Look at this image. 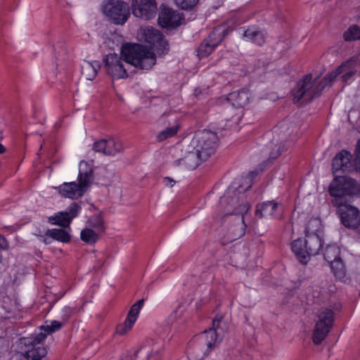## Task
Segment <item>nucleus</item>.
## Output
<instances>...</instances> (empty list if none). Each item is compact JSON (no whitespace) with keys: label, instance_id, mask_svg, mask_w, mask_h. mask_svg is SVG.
Returning a JSON list of instances; mask_svg holds the SVG:
<instances>
[{"label":"nucleus","instance_id":"f257e3e1","mask_svg":"<svg viewBox=\"0 0 360 360\" xmlns=\"http://www.w3.org/2000/svg\"><path fill=\"white\" fill-rule=\"evenodd\" d=\"M121 56L109 53L103 58L104 69L113 79L128 76L124 63L140 70H150L156 63V55L146 46L139 44H125L122 46Z\"/></svg>","mask_w":360,"mask_h":360},{"label":"nucleus","instance_id":"f03ea898","mask_svg":"<svg viewBox=\"0 0 360 360\" xmlns=\"http://www.w3.org/2000/svg\"><path fill=\"white\" fill-rule=\"evenodd\" d=\"M328 192L333 197L332 205L337 208V214L341 223L348 229H354L360 218L359 209L350 205L347 197L360 193V185L352 178L339 176L330 183Z\"/></svg>","mask_w":360,"mask_h":360},{"label":"nucleus","instance_id":"7ed1b4c3","mask_svg":"<svg viewBox=\"0 0 360 360\" xmlns=\"http://www.w3.org/2000/svg\"><path fill=\"white\" fill-rule=\"evenodd\" d=\"M258 174L257 171L250 172L243 179V183L238 186L231 185L226 191L224 195L220 198L219 205L224 208V214L240 215L241 224L239 231L236 233L232 240L240 238L245 234L244 214L250 209V205L245 200V192L251 187L253 179Z\"/></svg>","mask_w":360,"mask_h":360},{"label":"nucleus","instance_id":"20e7f679","mask_svg":"<svg viewBox=\"0 0 360 360\" xmlns=\"http://www.w3.org/2000/svg\"><path fill=\"white\" fill-rule=\"evenodd\" d=\"M224 316L218 314L212 321V327L200 333L190 345L189 352L194 354L195 360H201L207 356L221 341L222 335L226 330V326L223 323Z\"/></svg>","mask_w":360,"mask_h":360},{"label":"nucleus","instance_id":"39448f33","mask_svg":"<svg viewBox=\"0 0 360 360\" xmlns=\"http://www.w3.org/2000/svg\"><path fill=\"white\" fill-rule=\"evenodd\" d=\"M78 184L75 181L65 182L58 187L61 196L70 199H78L84 195L94 181V169L90 164L82 160L79 163Z\"/></svg>","mask_w":360,"mask_h":360},{"label":"nucleus","instance_id":"423d86ee","mask_svg":"<svg viewBox=\"0 0 360 360\" xmlns=\"http://www.w3.org/2000/svg\"><path fill=\"white\" fill-rule=\"evenodd\" d=\"M323 246L320 236H307L305 238H297L291 243V250L297 259L303 264H307L311 256L319 253Z\"/></svg>","mask_w":360,"mask_h":360},{"label":"nucleus","instance_id":"0eeeda50","mask_svg":"<svg viewBox=\"0 0 360 360\" xmlns=\"http://www.w3.org/2000/svg\"><path fill=\"white\" fill-rule=\"evenodd\" d=\"M326 83H319V77L313 79L311 74L304 75L297 82V89L294 93V103H297L302 98L307 102L311 101L314 98L320 96L326 88Z\"/></svg>","mask_w":360,"mask_h":360},{"label":"nucleus","instance_id":"6e6552de","mask_svg":"<svg viewBox=\"0 0 360 360\" xmlns=\"http://www.w3.org/2000/svg\"><path fill=\"white\" fill-rule=\"evenodd\" d=\"M218 136L210 130H202L195 133L192 140L193 148L200 153L203 160H207L214 154L217 148Z\"/></svg>","mask_w":360,"mask_h":360},{"label":"nucleus","instance_id":"1a4fd4ad","mask_svg":"<svg viewBox=\"0 0 360 360\" xmlns=\"http://www.w3.org/2000/svg\"><path fill=\"white\" fill-rule=\"evenodd\" d=\"M102 11L109 20L116 25H124L130 15L129 5L120 0L103 1Z\"/></svg>","mask_w":360,"mask_h":360},{"label":"nucleus","instance_id":"9d476101","mask_svg":"<svg viewBox=\"0 0 360 360\" xmlns=\"http://www.w3.org/2000/svg\"><path fill=\"white\" fill-rule=\"evenodd\" d=\"M334 321V312L330 309H323L318 315L312 340L315 345L321 344L327 337Z\"/></svg>","mask_w":360,"mask_h":360},{"label":"nucleus","instance_id":"9b49d317","mask_svg":"<svg viewBox=\"0 0 360 360\" xmlns=\"http://www.w3.org/2000/svg\"><path fill=\"white\" fill-rule=\"evenodd\" d=\"M155 0H132L131 11L136 18L144 20L153 18L157 13Z\"/></svg>","mask_w":360,"mask_h":360},{"label":"nucleus","instance_id":"f8f14e48","mask_svg":"<svg viewBox=\"0 0 360 360\" xmlns=\"http://www.w3.org/2000/svg\"><path fill=\"white\" fill-rule=\"evenodd\" d=\"M184 20L182 15L177 11L167 6H162L158 15V24L166 29H174L179 27Z\"/></svg>","mask_w":360,"mask_h":360},{"label":"nucleus","instance_id":"ddd939ff","mask_svg":"<svg viewBox=\"0 0 360 360\" xmlns=\"http://www.w3.org/2000/svg\"><path fill=\"white\" fill-rule=\"evenodd\" d=\"M352 154L346 150L338 153L333 159L332 169L333 173L339 171L349 172L354 169V162L352 161Z\"/></svg>","mask_w":360,"mask_h":360},{"label":"nucleus","instance_id":"4468645a","mask_svg":"<svg viewBox=\"0 0 360 360\" xmlns=\"http://www.w3.org/2000/svg\"><path fill=\"white\" fill-rule=\"evenodd\" d=\"M47 354L44 347L34 346L25 353L17 352L13 353L9 360H42Z\"/></svg>","mask_w":360,"mask_h":360},{"label":"nucleus","instance_id":"2eb2a0df","mask_svg":"<svg viewBox=\"0 0 360 360\" xmlns=\"http://www.w3.org/2000/svg\"><path fill=\"white\" fill-rule=\"evenodd\" d=\"M278 211V204L274 200L264 202L257 205L256 207V215L260 218L274 217L280 216Z\"/></svg>","mask_w":360,"mask_h":360},{"label":"nucleus","instance_id":"dca6fc26","mask_svg":"<svg viewBox=\"0 0 360 360\" xmlns=\"http://www.w3.org/2000/svg\"><path fill=\"white\" fill-rule=\"evenodd\" d=\"M232 29L225 25H219L214 27L205 39L212 44V46L217 48L221 43L224 39L232 32Z\"/></svg>","mask_w":360,"mask_h":360},{"label":"nucleus","instance_id":"f3484780","mask_svg":"<svg viewBox=\"0 0 360 360\" xmlns=\"http://www.w3.org/2000/svg\"><path fill=\"white\" fill-rule=\"evenodd\" d=\"M202 161L204 160L200 156V153L195 149L188 152L183 158L176 160L179 165H183L191 169H195Z\"/></svg>","mask_w":360,"mask_h":360},{"label":"nucleus","instance_id":"a211bd4d","mask_svg":"<svg viewBox=\"0 0 360 360\" xmlns=\"http://www.w3.org/2000/svg\"><path fill=\"white\" fill-rule=\"evenodd\" d=\"M101 63L98 60L91 62L84 60L82 63V75L88 80H93L101 68Z\"/></svg>","mask_w":360,"mask_h":360},{"label":"nucleus","instance_id":"6ab92c4d","mask_svg":"<svg viewBox=\"0 0 360 360\" xmlns=\"http://www.w3.org/2000/svg\"><path fill=\"white\" fill-rule=\"evenodd\" d=\"M243 35L249 41L258 46H262L266 42V34L264 31L257 28L248 27L244 31Z\"/></svg>","mask_w":360,"mask_h":360},{"label":"nucleus","instance_id":"aec40b11","mask_svg":"<svg viewBox=\"0 0 360 360\" xmlns=\"http://www.w3.org/2000/svg\"><path fill=\"white\" fill-rule=\"evenodd\" d=\"M229 101H233V105L237 108L243 107L249 103L250 94L247 90L242 89L229 94Z\"/></svg>","mask_w":360,"mask_h":360},{"label":"nucleus","instance_id":"412c9836","mask_svg":"<svg viewBox=\"0 0 360 360\" xmlns=\"http://www.w3.org/2000/svg\"><path fill=\"white\" fill-rule=\"evenodd\" d=\"M63 326L64 323L62 321H52L50 324L42 326L41 328L44 330L45 333H40L37 335L34 338V342H36L39 344L46 338L47 334H51L59 330Z\"/></svg>","mask_w":360,"mask_h":360},{"label":"nucleus","instance_id":"4be33fe9","mask_svg":"<svg viewBox=\"0 0 360 360\" xmlns=\"http://www.w3.org/2000/svg\"><path fill=\"white\" fill-rule=\"evenodd\" d=\"M45 236L51 237L53 240L65 243H69L71 240L69 233L63 229H48L45 233Z\"/></svg>","mask_w":360,"mask_h":360},{"label":"nucleus","instance_id":"5701e85b","mask_svg":"<svg viewBox=\"0 0 360 360\" xmlns=\"http://www.w3.org/2000/svg\"><path fill=\"white\" fill-rule=\"evenodd\" d=\"M334 276L338 279H342L346 275L345 266L341 258L328 262Z\"/></svg>","mask_w":360,"mask_h":360},{"label":"nucleus","instance_id":"b1692460","mask_svg":"<svg viewBox=\"0 0 360 360\" xmlns=\"http://www.w3.org/2000/svg\"><path fill=\"white\" fill-rule=\"evenodd\" d=\"M162 34L158 30L150 27L146 29L144 32L145 41L151 46L156 44L158 40L161 39Z\"/></svg>","mask_w":360,"mask_h":360},{"label":"nucleus","instance_id":"393cba45","mask_svg":"<svg viewBox=\"0 0 360 360\" xmlns=\"http://www.w3.org/2000/svg\"><path fill=\"white\" fill-rule=\"evenodd\" d=\"M123 150L122 143L120 140L112 138L107 139L106 155H115Z\"/></svg>","mask_w":360,"mask_h":360},{"label":"nucleus","instance_id":"a878e982","mask_svg":"<svg viewBox=\"0 0 360 360\" xmlns=\"http://www.w3.org/2000/svg\"><path fill=\"white\" fill-rule=\"evenodd\" d=\"M65 215L66 214H64L63 212H59L55 215L49 217L48 221L53 225L67 228L70 226V222Z\"/></svg>","mask_w":360,"mask_h":360},{"label":"nucleus","instance_id":"bb28decb","mask_svg":"<svg viewBox=\"0 0 360 360\" xmlns=\"http://www.w3.org/2000/svg\"><path fill=\"white\" fill-rule=\"evenodd\" d=\"M321 228V221L318 218L310 219L305 227L306 236H319L318 231Z\"/></svg>","mask_w":360,"mask_h":360},{"label":"nucleus","instance_id":"cd10ccee","mask_svg":"<svg viewBox=\"0 0 360 360\" xmlns=\"http://www.w3.org/2000/svg\"><path fill=\"white\" fill-rule=\"evenodd\" d=\"M180 129L179 124H176L172 127H167L165 129L160 131L157 135V140L160 142L165 141L169 138L174 136Z\"/></svg>","mask_w":360,"mask_h":360},{"label":"nucleus","instance_id":"c85d7f7f","mask_svg":"<svg viewBox=\"0 0 360 360\" xmlns=\"http://www.w3.org/2000/svg\"><path fill=\"white\" fill-rule=\"evenodd\" d=\"M136 321V318L127 315L124 323L117 326L116 333L120 335H125L132 328Z\"/></svg>","mask_w":360,"mask_h":360},{"label":"nucleus","instance_id":"c756f323","mask_svg":"<svg viewBox=\"0 0 360 360\" xmlns=\"http://www.w3.org/2000/svg\"><path fill=\"white\" fill-rule=\"evenodd\" d=\"M340 250L335 245H328L323 253L324 259L328 263L340 258Z\"/></svg>","mask_w":360,"mask_h":360},{"label":"nucleus","instance_id":"7c9ffc66","mask_svg":"<svg viewBox=\"0 0 360 360\" xmlns=\"http://www.w3.org/2000/svg\"><path fill=\"white\" fill-rule=\"evenodd\" d=\"M81 240L87 244L92 245L98 240V235L89 228H86L81 231Z\"/></svg>","mask_w":360,"mask_h":360},{"label":"nucleus","instance_id":"2f4dec72","mask_svg":"<svg viewBox=\"0 0 360 360\" xmlns=\"http://www.w3.org/2000/svg\"><path fill=\"white\" fill-rule=\"evenodd\" d=\"M215 49L216 48L212 46L206 39H204L197 49V56L200 58L207 57L210 55Z\"/></svg>","mask_w":360,"mask_h":360},{"label":"nucleus","instance_id":"473e14b6","mask_svg":"<svg viewBox=\"0 0 360 360\" xmlns=\"http://www.w3.org/2000/svg\"><path fill=\"white\" fill-rule=\"evenodd\" d=\"M348 66V63H342L340 66H339L335 70L328 73L326 75L321 81H319V83H326V86L333 82L335 78L341 75L342 72L346 70V68Z\"/></svg>","mask_w":360,"mask_h":360},{"label":"nucleus","instance_id":"72a5a7b5","mask_svg":"<svg viewBox=\"0 0 360 360\" xmlns=\"http://www.w3.org/2000/svg\"><path fill=\"white\" fill-rule=\"evenodd\" d=\"M343 38L347 41L360 39V27L356 25L350 26L343 34Z\"/></svg>","mask_w":360,"mask_h":360},{"label":"nucleus","instance_id":"f704fd0d","mask_svg":"<svg viewBox=\"0 0 360 360\" xmlns=\"http://www.w3.org/2000/svg\"><path fill=\"white\" fill-rule=\"evenodd\" d=\"M81 210V205L78 202H72L63 212L66 214L65 216L71 223L72 220L78 215Z\"/></svg>","mask_w":360,"mask_h":360},{"label":"nucleus","instance_id":"c9c22d12","mask_svg":"<svg viewBox=\"0 0 360 360\" xmlns=\"http://www.w3.org/2000/svg\"><path fill=\"white\" fill-rule=\"evenodd\" d=\"M53 51L57 60V65H58L59 62L65 60L67 58V49L65 48L63 43L60 42L53 45Z\"/></svg>","mask_w":360,"mask_h":360},{"label":"nucleus","instance_id":"e433bc0d","mask_svg":"<svg viewBox=\"0 0 360 360\" xmlns=\"http://www.w3.org/2000/svg\"><path fill=\"white\" fill-rule=\"evenodd\" d=\"M153 47L160 54L167 53L169 49V44L163 35H162L161 39L158 40L157 44H154Z\"/></svg>","mask_w":360,"mask_h":360},{"label":"nucleus","instance_id":"4c0bfd02","mask_svg":"<svg viewBox=\"0 0 360 360\" xmlns=\"http://www.w3.org/2000/svg\"><path fill=\"white\" fill-rule=\"evenodd\" d=\"M175 4L183 10H191L192 9L198 0H174Z\"/></svg>","mask_w":360,"mask_h":360},{"label":"nucleus","instance_id":"58836bf2","mask_svg":"<svg viewBox=\"0 0 360 360\" xmlns=\"http://www.w3.org/2000/svg\"><path fill=\"white\" fill-rule=\"evenodd\" d=\"M143 304H144V300L143 299L139 300L138 302H136L135 304H134L131 307L127 315H129V316L134 317V318H136V319H137L139 311L141 309V308L143 307Z\"/></svg>","mask_w":360,"mask_h":360},{"label":"nucleus","instance_id":"ea45409f","mask_svg":"<svg viewBox=\"0 0 360 360\" xmlns=\"http://www.w3.org/2000/svg\"><path fill=\"white\" fill-rule=\"evenodd\" d=\"M93 150L96 153H101L106 155L107 139H101L95 141L92 147Z\"/></svg>","mask_w":360,"mask_h":360},{"label":"nucleus","instance_id":"a19ab883","mask_svg":"<svg viewBox=\"0 0 360 360\" xmlns=\"http://www.w3.org/2000/svg\"><path fill=\"white\" fill-rule=\"evenodd\" d=\"M76 309L70 307H65L61 311L60 318L62 322L65 324L66 323L70 318L74 314Z\"/></svg>","mask_w":360,"mask_h":360},{"label":"nucleus","instance_id":"79ce46f5","mask_svg":"<svg viewBox=\"0 0 360 360\" xmlns=\"http://www.w3.org/2000/svg\"><path fill=\"white\" fill-rule=\"evenodd\" d=\"M89 224L99 231H104V224L103 219L99 217H94L89 220Z\"/></svg>","mask_w":360,"mask_h":360},{"label":"nucleus","instance_id":"37998d69","mask_svg":"<svg viewBox=\"0 0 360 360\" xmlns=\"http://www.w3.org/2000/svg\"><path fill=\"white\" fill-rule=\"evenodd\" d=\"M345 63H348V66H347L346 70H345V72H342L341 75H342V80L344 82H347L349 79H351V78L356 74V71L350 69V65L352 64L350 62L347 61V62H345Z\"/></svg>","mask_w":360,"mask_h":360},{"label":"nucleus","instance_id":"c03bdc74","mask_svg":"<svg viewBox=\"0 0 360 360\" xmlns=\"http://www.w3.org/2000/svg\"><path fill=\"white\" fill-rule=\"evenodd\" d=\"M285 146L283 143H280L275 145L274 148L270 153L269 158L274 160L277 158L284 150Z\"/></svg>","mask_w":360,"mask_h":360},{"label":"nucleus","instance_id":"a18cd8bd","mask_svg":"<svg viewBox=\"0 0 360 360\" xmlns=\"http://www.w3.org/2000/svg\"><path fill=\"white\" fill-rule=\"evenodd\" d=\"M356 158L354 160V169L360 172V140L358 141L356 147Z\"/></svg>","mask_w":360,"mask_h":360},{"label":"nucleus","instance_id":"49530a36","mask_svg":"<svg viewBox=\"0 0 360 360\" xmlns=\"http://www.w3.org/2000/svg\"><path fill=\"white\" fill-rule=\"evenodd\" d=\"M9 248L8 243L5 237L0 234V249L8 250Z\"/></svg>","mask_w":360,"mask_h":360},{"label":"nucleus","instance_id":"de8ad7c7","mask_svg":"<svg viewBox=\"0 0 360 360\" xmlns=\"http://www.w3.org/2000/svg\"><path fill=\"white\" fill-rule=\"evenodd\" d=\"M163 182L167 186H169V187H172L175 184V181L168 176L163 178Z\"/></svg>","mask_w":360,"mask_h":360},{"label":"nucleus","instance_id":"09e8293b","mask_svg":"<svg viewBox=\"0 0 360 360\" xmlns=\"http://www.w3.org/2000/svg\"><path fill=\"white\" fill-rule=\"evenodd\" d=\"M38 236L42 238L41 239V241L45 243L46 245H49L51 243V237H49V236H46L45 235L44 236H41V235H38Z\"/></svg>","mask_w":360,"mask_h":360},{"label":"nucleus","instance_id":"8fccbe9b","mask_svg":"<svg viewBox=\"0 0 360 360\" xmlns=\"http://www.w3.org/2000/svg\"><path fill=\"white\" fill-rule=\"evenodd\" d=\"M356 234L360 238V217L357 224L354 226V229Z\"/></svg>","mask_w":360,"mask_h":360},{"label":"nucleus","instance_id":"3c124183","mask_svg":"<svg viewBox=\"0 0 360 360\" xmlns=\"http://www.w3.org/2000/svg\"><path fill=\"white\" fill-rule=\"evenodd\" d=\"M5 151V147L0 143V154L3 153Z\"/></svg>","mask_w":360,"mask_h":360},{"label":"nucleus","instance_id":"603ef678","mask_svg":"<svg viewBox=\"0 0 360 360\" xmlns=\"http://www.w3.org/2000/svg\"><path fill=\"white\" fill-rule=\"evenodd\" d=\"M198 94H200V90H199L198 89H196L195 90V96H198Z\"/></svg>","mask_w":360,"mask_h":360},{"label":"nucleus","instance_id":"864d4df0","mask_svg":"<svg viewBox=\"0 0 360 360\" xmlns=\"http://www.w3.org/2000/svg\"><path fill=\"white\" fill-rule=\"evenodd\" d=\"M198 94H200V90H199L198 89H196L195 90V96H198Z\"/></svg>","mask_w":360,"mask_h":360}]
</instances>
